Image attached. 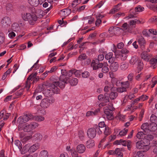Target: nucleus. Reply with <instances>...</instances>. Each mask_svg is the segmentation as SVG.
Listing matches in <instances>:
<instances>
[{
    "label": "nucleus",
    "instance_id": "nucleus-36",
    "mask_svg": "<svg viewBox=\"0 0 157 157\" xmlns=\"http://www.w3.org/2000/svg\"><path fill=\"white\" fill-rule=\"evenodd\" d=\"M150 121L152 123H157V117L154 114H152L150 117Z\"/></svg>",
    "mask_w": 157,
    "mask_h": 157
},
{
    "label": "nucleus",
    "instance_id": "nucleus-49",
    "mask_svg": "<svg viewBox=\"0 0 157 157\" xmlns=\"http://www.w3.org/2000/svg\"><path fill=\"white\" fill-rule=\"evenodd\" d=\"M127 90H126L125 88L123 87L122 86L118 87L117 89V91L119 93L126 92Z\"/></svg>",
    "mask_w": 157,
    "mask_h": 157
},
{
    "label": "nucleus",
    "instance_id": "nucleus-16",
    "mask_svg": "<svg viewBox=\"0 0 157 157\" xmlns=\"http://www.w3.org/2000/svg\"><path fill=\"white\" fill-rule=\"evenodd\" d=\"M39 147L38 144L36 143L31 146L29 149V151L30 153H33L35 152Z\"/></svg>",
    "mask_w": 157,
    "mask_h": 157
},
{
    "label": "nucleus",
    "instance_id": "nucleus-55",
    "mask_svg": "<svg viewBox=\"0 0 157 157\" xmlns=\"http://www.w3.org/2000/svg\"><path fill=\"white\" fill-rule=\"evenodd\" d=\"M6 9L7 11H10L12 10V5L10 3H8L6 6Z\"/></svg>",
    "mask_w": 157,
    "mask_h": 157
},
{
    "label": "nucleus",
    "instance_id": "nucleus-26",
    "mask_svg": "<svg viewBox=\"0 0 157 157\" xmlns=\"http://www.w3.org/2000/svg\"><path fill=\"white\" fill-rule=\"evenodd\" d=\"M100 109H98L95 110L93 112L91 111H89L87 112L86 114V116L87 117L90 116H93L97 115L98 113L99 112Z\"/></svg>",
    "mask_w": 157,
    "mask_h": 157
},
{
    "label": "nucleus",
    "instance_id": "nucleus-52",
    "mask_svg": "<svg viewBox=\"0 0 157 157\" xmlns=\"http://www.w3.org/2000/svg\"><path fill=\"white\" fill-rule=\"evenodd\" d=\"M81 1L80 0H74L72 2L71 5L73 7H75Z\"/></svg>",
    "mask_w": 157,
    "mask_h": 157
},
{
    "label": "nucleus",
    "instance_id": "nucleus-32",
    "mask_svg": "<svg viewBox=\"0 0 157 157\" xmlns=\"http://www.w3.org/2000/svg\"><path fill=\"white\" fill-rule=\"evenodd\" d=\"M148 135H146L142 132H140L137 133L136 137L139 139H143V140L144 138V137Z\"/></svg>",
    "mask_w": 157,
    "mask_h": 157
},
{
    "label": "nucleus",
    "instance_id": "nucleus-56",
    "mask_svg": "<svg viewBox=\"0 0 157 157\" xmlns=\"http://www.w3.org/2000/svg\"><path fill=\"white\" fill-rule=\"evenodd\" d=\"M139 98L141 101H144L148 99V97L146 95H142Z\"/></svg>",
    "mask_w": 157,
    "mask_h": 157
},
{
    "label": "nucleus",
    "instance_id": "nucleus-9",
    "mask_svg": "<svg viewBox=\"0 0 157 157\" xmlns=\"http://www.w3.org/2000/svg\"><path fill=\"white\" fill-rule=\"evenodd\" d=\"M71 12L70 9H65L59 11V13L62 17L64 18L65 17L69 15Z\"/></svg>",
    "mask_w": 157,
    "mask_h": 157
},
{
    "label": "nucleus",
    "instance_id": "nucleus-37",
    "mask_svg": "<svg viewBox=\"0 0 157 157\" xmlns=\"http://www.w3.org/2000/svg\"><path fill=\"white\" fill-rule=\"evenodd\" d=\"M128 131V129L124 128L119 132V135L121 136H124L126 134Z\"/></svg>",
    "mask_w": 157,
    "mask_h": 157
},
{
    "label": "nucleus",
    "instance_id": "nucleus-6",
    "mask_svg": "<svg viewBox=\"0 0 157 157\" xmlns=\"http://www.w3.org/2000/svg\"><path fill=\"white\" fill-rule=\"evenodd\" d=\"M1 23L4 28H8L10 26L11 23V19L8 17H5L2 19Z\"/></svg>",
    "mask_w": 157,
    "mask_h": 157
},
{
    "label": "nucleus",
    "instance_id": "nucleus-18",
    "mask_svg": "<svg viewBox=\"0 0 157 157\" xmlns=\"http://www.w3.org/2000/svg\"><path fill=\"white\" fill-rule=\"evenodd\" d=\"M157 124L155 123L149 124V128L148 132H154L157 129Z\"/></svg>",
    "mask_w": 157,
    "mask_h": 157
},
{
    "label": "nucleus",
    "instance_id": "nucleus-53",
    "mask_svg": "<svg viewBox=\"0 0 157 157\" xmlns=\"http://www.w3.org/2000/svg\"><path fill=\"white\" fill-rule=\"evenodd\" d=\"M118 5H117L110 12V13L112 14H114L116 12L119 11L120 9L118 8Z\"/></svg>",
    "mask_w": 157,
    "mask_h": 157
},
{
    "label": "nucleus",
    "instance_id": "nucleus-59",
    "mask_svg": "<svg viewBox=\"0 0 157 157\" xmlns=\"http://www.w3.org/2000/svg\"><path fill=\"white\" fill-rule=\"evenodd\" d=\"M86 58V56L85 54H82L78 57V59L80 60H82L85 59Z\"/></svg>",
    "mask_w": 157,
    "mask_h": 157
},
{
    "label": "nucleus",
    "instance_id": "nucleus-64",
    "mask_svg": "<svg viewBox=\"0 0 157 157\" xmlns=\"http://www.w3.org/2000/svg\"><path fill=\"white\" fill-rule=\"evenodd\" d=\"M136 155L138 157H144V155L143 152L141 151H139L136 153Z\"/></svg>",
    "mask_w": 157,
    "mask_h": 157
},
{
    "label": "nucleus",
    "instance_id": "nucleus-13",
    "mask_svg": "<svg viewBox=\"0 0 157 157\" xmlns=\"http://www.w3.org/2000/svg\"><path fill=\"white\" fill-rule=\"evenodd\" d=\"M40 106L44 108H46L49 107L50 105L48 101V99H43L40 103Z\"/></svg>",
    "mask_w": 157,
    "mask_h": 157
},
{
    "label": "nucleus",
    "instance_id": "nucleus-46",
    "mask_svg": "<svg viewBox=\"0 0 157 157\" xmlns=\"http://www.w3.org/2000/svg\"><path fill=\"white\" fill-rule=\"evenodd\" d=\"M29 124H26V125L25 126V127H21V128H22V129H23L25 132H29L31 130H32L31 128H29Z\"/></svg>",
    "mask_w": 157,
    "mask_h": 157
},
{
    "label": "nucleus",
    "instance_id": "nucleus-4",
    "mask_svg": "<svg viewBox=\"0 0 157 157\" xmlns=\"http://www.w3.org/2000/svg\"><path fill=\"white\" fill-rule=\"evenodd\" d=\"M57 85V83L56 82H53L52 84L50 85L49 87V89H47L46 90V93H47L48 95L47 96H51L53 94H58L59 92V89L57 87L56 85Z\"/></svg>",
    "mask_w": 157,
    "mask_h": 157
},
{
    "label": "nucleus",
    "instance_id": "nucleus-7",
    "mask_svg": "<svg viewBox=\"0 0 157 157\" xmlns=\"http://www.w3.org/2000/svg\"><path fill=\"white\" fill-rule=\"evenodd\" d=\"M144 10V8L141 6H138L135 8V12L132 13L131 11L130 12V13L128 17V18H132L135 17V15H136L137 13L142 12Z\"/></svg>",
    "mask_w": 157,
    "mask_h": 157
},
{
    "label": "nucleus",
    "instance_id": "nucleus-19",
    "mask_svg": "<svg viewBox=\"0 0 157 157\" xmlns=\"http://www.w3.org/2000/svg\"><path fill=\"white\" fill-rule=\"evenodd\" d=\"M86 145L87 148H92L95 145L94 141L93 140H89L86 142Z\"/></svg>",
    "mask_w": 157,
    "mask_h": 157
},
{
    "label": "nucleus",
    "instance_id": "nucleus-39",
    "mask_svg": "<svg viewBox=\"0 0 157 157\" xmlns=\"http://www.w3.org/2000/svg\"><path fill=\"white\" fill-rule=\"evenodd\" d=\"M37 16L38 18H41L44 17L45 14L44 11L41 10H38L37 12Z\"/></svg>",
    "mask_w": 157,
    "mask_h": 157
},
{
    "label": "nucleus",
    "instance_id": "nucleus-2",
    "mask_svg": "<svg viewBox=\"0 0 157 157\" xmlns=\"http://www.w3.org/2000/svg\"><path fill=\"white\" fill-rule=\"evenodd\" d=\"M22 19L25 21H28L31 25H33L37 20V17L33 13H24L21 14Z\"/></svg>",
    "mask_w": 157,
    "mask_h": 157
},
{
    "label": "nucleus",
    "instance_id": "nucleus-15",
    "mask_svg": "<svg viewBox=\"0 0 157 157\" xmlns=\"http://www.w3.org/2000/svg\"><path fill=\"white\" fill-rule=\"evenodd\" d=\"M86 150L85 146L83 144L78 145L76 147L77 151L80 154L83 153Z\"/></svg>",
    "mask_w": 157,
    "mask_h": 157
},
{
    "label": "nucleus",
    "instance_id": "nucleus-44",
    "mask_svg": "<svg viewBox=\"0 0 157 157\" xmlns=\"http://www.w3.org/2000/svg\"><path fill=\"white\" fill-rule=\"evenodd\" d=\"M29 145L28 144H26L23 147L21 153L24 154L26 153L28 151H29Z\"/></svg>",
    "mask_w": 157,
    "mask_h": 157
},
{
    "label": "nucleus",
    "instance_id": "nucleus-21",
    "mask_svg": "<svg viewBox=\"0 0 157 157\" xmlns=\"http://www.w3.org/2000/svg\"><path fill=\"white\" fill-rule=\"evenodd\" d=\"M140 60H139L138 57L136 56H134L132 57L130 60V63L131 64L134 65L136 63H138Z\"/></svg>",
    "mask_w": 157,
    "mask_h": 157
},
{
    "label": "nucleus",
    "instance_id": "nucleus-62",
    "mask_svg": "<svg viewBox=\"0 0 157 157\" xmlns=\"http://www.w3.org/2000/svg\"><path fill=\"white\" fill-rule=\"evenodd\" d=\"M104 56L103 54H99L98 55V60H97V61H98L99 62V61H102L104 59Z\"/></svg>",
    "mask_w": 157,
    "mask_h": 157
},
{
    "label": "nucleus",
    "instance_id": "nucleus-27",
    "mask_svg": "<svg viewBox=\"0 0 157 157\" xmlns=\"http://www.w3.org/2000/svg\"><path fill=\"white\" fill-rule=\"evenodd\" d=\"M121 86L125 88L126 90H127V89L130 86V83L128 81L121 82Z\"/></svg>",
    "mask_w": 157,
    "mask_h": 157
},
{
    "label": "nucleus",
    "instance_id": "nucleus-38",
    "mask_svg": "<svg viewBox=\"0 0 157 157\" xmlns=\"http://www.w3.org/2000/svg\"><path fill=\"white\" fill-rule=\"evenodd\" d=\"M95 129V131H96V132L98 133L99 134H101L102 133V129L101 128L98 127V125H95V126L94 127H93Z\"/></svg>",
    "mask_w": 157,
    "mask_h": 157
},
{
    "label": "nucleus",
    "instance_id": "nucleus-40",
    "mask_svg": "<svg viewBox=\"0 0 157 157\" xmlns=\"http://www.w3.org/2000/svg\"><path fill=\"white\" fill-rule=\"evenodd\" d=\"M128 65L127 63H122L120 66V68L123 71H124L128 68Z\"/></svg>",
    "mask_w": 157,
    "mask_h": 157
},
{
    "label": "nucleus",
    "instance_id": "nucleus-63",
    "mask_svg": "<svg viewBox=\"0 0 157 157\" xmlns=\"http://www.w3.org/2000/svg\"><path fill=\"white\" fill-rule=\"evenodd\" d=\"M133 73L129 74L128 76V80L129 81H132L133 80Z\"/></svg>",
    "mask_w": 157,
    "mask_h": 157
},
{
    "label": "nucleus",
    "instance_id": "nucleus-10",
    "mask_svg": "<svg viewBox=\"0 0 157 157\" xmlns=\"http://www.w3.org/2000/svg\"><path fill=\"white\" fill-rule=\"evenodd\" d=\"M108 64L106 62L99 64V68H102V71L104 73H106L109 71V69Z\"/></svg>",
    "mask_w": 157,
    "mask_h": 157
},
{
    "label": "nucleus",
    "instance_id": "nucleus-35",
    "mask_svg": "<svg viewBox=\"0 0 157 157\" xmlns=\"http://www.w3.org/2000/svg\"><path fill=\"white\" fill-rule=\"evenodd\" d=\"M34 118L35 120L39 122L43 121L45 119L44 117L37 115L35 116L34 117Z\"/></svg>",
    "mask_w": 157,
    "mask_h": 157
},
{
    "label": "nucleus",
    "instance_id": "nucleus-48",
    "mask_svg": "<svg viewBox=\"0 0 157 157\" xmlns=\"http://www.w3.org/2000/svg\"><path fill=\"white\" fill-rule=\"evenodd\" d=\"M111 131L109 128L108 127L105 126V127L104 134L106 136L110 134Z\"/></svg>",
    "mask_w": 157,
    "mask_h": 157
},
{
    "label": "nucleus",
    "instance_id": "nucleus-5",
    "mask_svg": "<svg viewBox=\"0 0 157 157\" xmlns=\"http://www.w3.org/2000/svg\"><path fill=\"white\" fill-rule=\"evenodd\" d=\"M68 78H66V76L65 74H62L60 75L59 77V82H56L57 83V85H56L57 87L59 86L61 88H63L65 86V84L67 83V81Z\"/></svg>",
    "mask_w": 157,
    "mask_h": 157
},
{
    "label": "nucleus",
    "instance_id": "nucleus-29",
    "mask_svg": "<svg viewBox=\"0 0 157 157\" xmlns=\"http://www.w3.org/2000/svg\"><path fill=\"white\" fill-rule=\"evenodd\" d=\"M118 95V93L116 92H112L109 94V97L110 99H115Z\"/></svg>",
    "mask_w": 157,
    "mask_h": 157
},
{
    "label": "nucleus",
    "instance_id": "nucleus-45",
    "mask_svg": "<svg viewBox=\"0 0 157 157\" xmlns=\"http://www.w3.org/2000/svg\"><path fill=\"white\" fill-rule=\"evenodd\" d=\"M84 132L82 130L79 131L78 132V136L79 139L81 140H83L84 138Z\"/></svg>",
    "mask_w": 157,
    "mask_h": 157
},
{
    "label": "nucleus",
    "instance_id": "nucleus-50",
    "mask_svg": "<svg viewBox=\"0 0 157 157\" xmlns=\"http://www.w3.org/2000/svg\"><path fill=\"white\" fill-rule=\"evenodd\" d=\"M29 125V128H30L32 130L35 129L36 127H37L38 126V124L36 122H33L30 124Z\"/></svg>",
    "mask_w": 157,
    "mask_h": 157
},
{
    "label": "nucleus",
    "instance_id": "nucleus-31",
    "mask_svg": "<svg viewBox=\"0 0 157 157\" xmlns=\"http://www.w3.org/2000/svg\"><path fill=\"white\" fill-rule=\"evenodd\" d=\"M39 156L40 157H48V152L46 150H43L40 152Z\"/></svg>",
    "mask_w": 157,
    "mask_h": 157
},
{
    "label": "nucleus",
    "instance_id": "nucleus-34",
    "mask_svg": "<svg viewBox=\"0 0 157 157\" xmlns=\"http://www.w3.org/2000/svg\"><path fill=\"white\" fill-rule=\"evenodd\" d=\"M69 82L72 86H76L78 83V80L76 78H73L70 80Z\"/></svg>",
    "mask_w": 157,
    "mask_h": 157
},
{
    "label": "nucleus",
    "instance_id": "nucleus-12",
    "mask_svg": "<svg viewBox=\"0 0 157 157\" xmlns=\"http://www.w3.org/2000/svg\"><path fill=\"white\" fill-rule=\"evenodd\" d=\"M104 113L106 115V117L109 120H112L113 118V112L109 110L105 109Z\"/></svg>",
    "mask_w": 157,
    "mask_h": 157
},
{
    "label": "nucleus",
    "instance_id": "nucleus-24",
    "mask_svg": "<svg viewBox=\"0 0 157 157\" xmlns=\"http://www.w3.org/2000/svg\"><path fill=\"white\" fill-rule=\"evenodd\" d=\"M12 29L14 31L17 32L19 31L20 27L18 24L17 23H13L12 25Z\"/></svg>",
    "mask_w": 157,
    "mask_h": 157
},
{
    "label": "nucleus",
    "instance_id": "nucleus-14",
    "mask_svg": "<svg viewBox=\"0 0 157 157\" xmlns=\"http://www.w3.org/2000/svg\"><path fill=\"white\" fill-rule=\"evenodd\" d=\"M113 53L112 52H110L107 54L105 56V58L107 60H109V63H112L115 61V58L113 56Z\"/></svg>",
    "mask_w": 157,
    "mask_h": 157
},
{
    "label": "nucleus",
    "instance_id": "nucleus-1",
    "mask_svg": "<svg viewBox=\"0 0 157 157\" xmlns=\"http://www.w3.org/2000/svg\"><path fill=\"white\" fill-rule=\"evenodd\" d=\"M153 138V136L150 134L145 136L143 140L138 141L136 143V147L138 149L143 150V152L147 151L150 147L149 146L150 141Z\"/></svg>",
    "mask_w": 157,
    "mask_h": 157
},
{
    "label": "nucleus",
    "instance_id": "nucleus-8",
    "mask_svg": "<svg viewBox=\"0 0 157 157\" xmlns=\"http://www.w3.org/2000/svg\"><path fill=\"white\" fill-rule=\"evenodd\" d=\"M87 134L89 138L92 139L94 138L96 135L95 129L94 128H89L87 130Z\"/></svg>",
    "mask_w": 157,
    "mask_h": 157
},
{
    "label": "nucleus",
    "instance_id": "nucleus-42",
    "mask_svg": "<svg viewBox=\"0 0 157 157\" xmlns=\"http://www.w3.org/2000/svg\"><path fill=\"white\" fill-rule=\"evenodd\" d=\"M143 64L142 62L140 61L138 63V66L137 67V69L138 70V72L139 73L143 68Z\"/></svg>",
    "mask_w": 157,
    "mask_h": 157
},
{
    "label": "nucleus",
    "instance_id": "nucleus-43",
    "mask_svg": "<svg viewBox=\"0 0 157 157\" xmlns=\"http://www.w3.org/2000/svg\"><path fill=\"white\" fill-rule=\"evenodd\" d=\"M123 29L126 32L130 30V27L126 23H124L122 26Z\"/></svg>",
    "mask_w": 157,
    "mask_h": 157
},
{
    "label": "nucleus",
    "instance_id": "nucleus-58",
    "mask_svg": "<svg viewBox=\"0 0 157 157\" xmlns=\"http://www.w3.org/2000/svg\"><path fill=\"white\" fill-rule=\"evenodd\" d=\"M15 144L19 149H21L22 148V144L19 141H16L15 142Z\"/></svg>",
    "mask_w": 157,
    "mask_h": 157
},
{
    "label": "nucleus",
    "instance_id": "nucleus-41",
    "mask_svg": "<svg viewBox=\"0 0 157 157\" xmlns=\"http://www.w3.org/2000/svg\"><path fill=\"white\" fill-rule=\"evenodd\" d=\"M33 137L36 140H40L42 139V136L40 134L36 133L33 135Z\"/></svg>",
    "mask_w": 157,
    "mask_h": 157
},
{
    "label": "nucleus",
    "instance_id": "nucleus-60",
    "mask_svg": "<svg viewBox=\"0 0 157 157\" xmlns=\"http://www.w3.org/2000/svg\"><path fill=\"white\" fill-rule=\"evenodd\" d=\"M127 57V55L125 54H123L121 53L119 55V57L122 60H124L126 59Z\"/></svg>",
    "mask_w": 157,
    "mask_h": 157
},
{
    "label": "nucleus",
    "instance_id": "nucleus-30",
    "mask_svg": "<svg viewBox=\"0 0 157 157\" xmlns=\"http://www.w3.org/2000/svg\"><path fill=\"white\" fill-rule=\"evenodd\" d=\"M138 42L141 48H144V44L145 43V41L143 37H141L139 39Z\"/></svg>",
    "mask_w": 157,
    "mask_h": 157
},
{
    "label": "nucleus",
    "instance_id": "nucleus-3",
    "mask_svg": "<svg viewBox=\"0 0 157 157\" xmlns=\"http://www.w3.org/2000/svg\"><path fill=\"white\" fill-rule=\"evenodd\" d=\"M33 117L32 115L31 114L25 115L19 117L17 121V123L19 124V130H22V128H21V127L23 126V124L28 121Z\"/></svg>",
    "mask_w": 157,
    "mask_h": 157
},
{
    "label": "nucleus",
    "instance_id": "nucleus-47",
    "mask_svg": "<svg viewBox=\"0 0 157 157\" xmlns=\"http://www.w3.org/2000/svg\"><path fill=\"white\" fill-rule=\"evenodd\" d=\"M108 109L110 111H112L114 110V108L113 106V104L112 103L109 104L108 106L104 107V109Z\"/></svg>",
    "mask_w": 157,
    "mask_h": 157
},
{
    "label": "nucleus",
    "instance_id": "nucleus-54",
    "mask_svg": "<svg viewBox=\"0 0 157 157\" xmlns=\"http://www.w3.org/2000/svg\"><path fill=\"white\" fill-rule=\"evenodd\" d=\"M77 151H76L75 150H71V155L72 157H77L78 156V154L77 153Z\"/></svg>",
    "mask_w": 157,
    "mask_h": 157
},
{
    "label": "nucleus",
    "instance_id": "nucleus-57",
    "mask_svg": "<svg viewBox=\"0 0 157 157\" xmlns=\"http://www.w3.org/2000/svg\"><path fill=\"white\" fill-rule=\"evenodd\" d=\"M82 76L83 78H87L90 76L89 73L87 71H85L82 73Z\"/></svg>",
    "mask_w": 157,
    "mask_h": 157
},
{
    "label": "nucleus",
    "instance_id": "nucleus-25",
    "mask_svg": "<svg viewBox=\"0 0 157 157\" xmlns=\"http://www.w3.org/2000/svg\"><path fill=\"white\" fill-rule=\"evenodd\" d=\"M29 3L31 6H36L39 4V0H28Z\"/></svg>",
    "mask_w": 157,
    "mask_h": 157
},
{
    "label": "nucleus",
    "instance_id": "nucleus-51",
    "mask_svg": "<svg viewBox=\"0 0 157 157\" xmlns=\"http://www.w3.org/2000/svg\"><path fill=\"white\" fill-rule=\"evenodd\" d=\"M115 155H123L121 149L119 148H117L115 150Z\"/></svg>",
    "mask_w": 157,
    "mask_h": 157
},
{
    "label": "nucleus",
    "instance_id": "nucleus-23",
    "mask_svg": "<svg viewBox=\"0 0 157 157\" xmlns=\"http://www.w3.org/2000/svg\"><path fill=\"white\" fill-rule=\"evenodd\" d=\"M141 23V21L135 19V20H132L129 21V24L130 25L131 27L135 28V25L136 24H140Z\"/></svg>",
    "mask_w": 157,
    "mask_h": 157
},
{
    "label": "nucleus",
    "instance_id": "nucleus-22",
    "mask_svg": "<svg viewBox=\"0 0 157 157\" xmlns=\"http://www.w3.org/2000/svg\"><path fill=\"white\" fill-rule=\"evenodd\" d=\"M149 128V124L145 123L143 124L141 126V128L145 132H148Z\"/></svg>",
    "mask_w": 157,
    "mask_h": 157
},
{
    "label": "nucleus",
    "instance_id": "nucleus-61",
    "mask_svg": "<svg viewBox=\"0 0 157 157\" xmlns=\"http://www.w3.org/2000/svg\"><path fill=\"white\" fill-rule=\"evenodd\" d=\"M150 21L152 23L157 24V16H155L151 18Z\"/></svg>",
    "mask_w": 157,
    "mask_h": 157
},
{
    "label": "nucleus",
    "instance_id": "nucleus-20",
    "mask_svg": "<svg viewBox=\"0 0 157 157\" xmlns=\"http://www.w3.org/2000/svg\"><path fill=\"white\" fill-rule=\"evenodd\" d=\"M151 57V55L146 52H143L141 55L142 58L146 61H148Z\"/></svg>",
    "mask_w": 157,
    "mask_h": 157
},
{
    "label": "nucleus",
    "instance_id": "nucleus-17",
    "mask_svg": "<svg viewBox=\"0 0 157 157\" xmlns=\"http://www.w3.org/2000/svg\"><path fill=\"white\" fill-rule=\"evenodd\" d=\"M99 62L96 60H93L92 62L91 63V66L93 67V69L94 70H96L98 69L99 67V64L98 66V65L99 63Z\"/></svg>",
    "mask_w": 157,
    "mask_h": 157
},
{
    "label": "nucleus",
    "instance_id": "nucleus-33",
    "mask_svg": "<svg viewBox=\"0 0 157 157\" xmlns=\"http://www.w3.org/2000/svg\"><path fill=\"white\" fill-rule=\"evenodd\" d=\"M84 19L85 21H87L90 24L92 23L94 21V18L91 16L85 17Z\"/></svg>",
    "mask_w": 157,
    "mask_h": 157
},
{
    "label": "nucleus",
    "instance_id": "nucleus-28",
    "mask_svg": "<svg viewBox=\"0 0 157 157\" xmlns=\"http://www.w3.org/2000/svg\"><path fill=\"white\" fill-rule=\"evenodd\" d=\"M5 38L4 34L2 33H0V45L5 44Z\"/></svg>",
    "mask_w": 157,
    "mask_h": 157
},
{
    "label": "nucleus",
    "instance_id": "nucleus-11",
    "mask_svg": "<svg viewBox=\"0 0 157 157\" xmlns=\"http://www.w3.org/2000/svg\"><path fill=\"white\" fill-rule=\"evenodd\" d=\"M111 63L110 68L112 71L115 72L117 70L119 67V64L117 62L113 61L112 63Z\"/></svg>",
    "mask_w": 157,
    "mask_h": 157
}]
</instances>
